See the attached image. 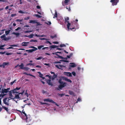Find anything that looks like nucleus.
Listing matches in <instances>:
<instances>
[{"label": "nucleus", "mask_w": 125, "mask_h": 125, "mask_svg": "<svg viewBox=\"0 0 125 125\" xmlns=\"http://www.w3.org/2000/svg\"><path fill=\"white\" fill-rule=\"evenodd\" d=\"M15 93H18V92L17 91V90L15 89H14L13 90H11L9 91V95L10 96L9 98H11L13 97V95H12V93L14 94Z\"/></svg>", "instance_id": "f257e3e1"}, {"label": "nucleus", "mask_w": 125, "mask_h": 125, "mask_svg": "<svg viewBox=\"0 0 125 125\" xmlns=\"http://www.w3.org/2000/svg\"><path fill=\"white\" fill-rule=\"evenodd\" d=\"M46 76L48 77L50 79H48L47 81V83L49 85L51 86H53V84L51 82V80L50 79H51V76H50L49 75H46Z\"/></svg>", "instance_id": "f03ea898"}, {"label": "nucleus", "mask_w": 125, "mask_h": 125, "mask_svg": "<svg viewBox=\"0 0 125 125\" xmlns=\"http://www.w3.org/2000/svg\"><path fill=\"white\" fill-rule=\"evenodd\" d=\"M55 66L58 69L62 70H63V69H62V67H66V66L65 65H62L61 64H59V65H55Z\"/></svg>", "instance_id": "7ed1b4c3"}, {"label": "nucleus", "mask_w": 125, "mask_h": 125, "mask_svg": "<svg viewBox=\"0 0 125 125\" xmlns=\"http://www.w3.org/2000/svg\"><path fill=\"white\" fill-rule=\"evenodd\" d=\"M67 84L66 83L64 82L63 83L61 84L58 86V87L60 90H62V88L65 86Z\"/></svg>", "instance_id": "20e7f679"}, {"label": "nucleus", "mask_w": 125, "mask_h": 125, "mask_svg": "<svg viewBox=\"0 0 125 125\" xmlns=\"http://www.w3.org/2000/svg\"><path fill=\"white\" fill-rule=\"evenodd\" d=\"M110 2L112 3L113 6L117 5L119 2V0H111Z\"/></svg>", "instance_id": "39448f33"}, {"label": "nucleus", "mask_w": 125, "mask_h": 125, "mask_svg": "<svg viewBox=\"0 0 125 125\" xmlns=\"http://www.w3.org/2000/svg\"><path fill=\"white\" fill-rule=\"evenodd\" d=\"M70 0H65L64 1H62V5L64 6L68 4V3L70 2Z\"/></svg>", "instance_id": "423d86ee"}, {"label": "nucleus", "mask_w": 125, "mask_h": 125, "mask_svg": "<svg viewBox=\"0 0 125 125\" xmlns=\"http://www.w3.org/2000/svg\"><path fill=\"white\" fill-rule=\"evenodd\" d=\"M64 74L68 76L72 77V75L71 73L69 72H64Z\"/></svg>", "instance_id": "0eeeda50"}, {"label": "nucleus", "mask_w": 125, "mask_h": 125, "mask_svg": "<svg viewBox=\"0 0 125 125\" xmlns=\"http://www.w3.org/2000/svg\"><path fill=\"white\" fill-rule=\"evenodd\" d=\"M7 98L6 97L4 98L3 100V103L5 104L8 106L9 105V103L8 102H6V101Z\"/></svg>", "instance_id": "6e6552de"}, {"label": "nucleus", "mask_w": 125, "mask_h": 125, "mask_svg": "<svg viewBox=\"0 0 125 125\" xmlns=\"http://www.w3.org/2000/svg\"><path fill=\"white\" fill-rule=\"evenodd\" d=\"M1 93L2 94H4L5 93H7L8 92V90H7V89H2L1 90Z\"/></svg>", "instance_id": "1a4fd4ad"}, {"label": "nucleus", "mask_w": 125, "mask_h": 125, "mask_svg": "<svg viewBox=\"0 0 125 125\" xmlns=\"http://www.w3.org/2000/svg\"><path fill=\"white\" fill-rule=\"evenodd\" d=\"M2 108L6 111L8 113H9V109L8 108L3 105H2Z\"/></svg>", "instance_id": "9d476101"}, {"label": "nucleus", "mask_w": 125, "mask_h": 125, "mask_svg": "<svg viewBox=\"0 0 125 125\" xmlns=\"http://www.w3.org/2000/svg\"><path fill=\"white\" fill-rule=\"evenodd\" d=\"M43 101L44 102H50L52 103V102H53V100H51L50 99L48 98L44 99L43 100Z\"/></svg>", "instance_id": "9b49d317"}, {"label": "nucleus", "mask_w": 125, "mask_h": 125, "mask_svg": "<svg viewBox=\"0 0 125 125\" xmlns=\"http://www.w3.org/2000/svg\"><path fill=\"white\" fill-rule=\"evenodd\" d=\"M63 80H64L65 81H66L68 82H69L70 83H72V81L71 80H70V79H68L66 77H63Z\"/></svg>", "instance_id": "f8f14e48"}, {"label": "nucleus", "mask_w": 125, "mask_h": 125, "mask_svg": "<svg viewBox=\"0 0 125 125\" xmlns=\"http://www.w3.org/2000/svg\"><path fill=\"white\" fill-rule=\"evenodd\" d=\"M11 99H14L15 98L17 99H19L20 98V97H19V94H15V97L14 98H11Z\"/></svg>", "instance_id": "ddd939ff"}, {"label": "nucleus", "mask_w": 125, "mask_h": 125, "mask_svg": "<svg viewBox=\"0 0 125 125\" xmlns=\"http://www.w3.org/2000/svg\"><path fill=\"white\" fill-rule=\"evenodd\" d=\"M22 112L24 114L26 117V119L25 120H27L28 119L27 115L25 113V112H24L23 109L22 110Z\"/></svg>", "instance_id": "4468645a"}, {"label": "nucleus", "mask_w": 125, "mask_h": 125, "mask_svg": "<svg viewBox=\"0 0 125 125\" xmlns=\"http://www.w3.org/2000/svg\"><path fill=\"white\" fill-rule=\"evenodd\" d=\"M58 46H57L55 45H52L50 46V48H51L50 50H51L52 49V48H54L56 47H58Z\"/></svg>", "instance_id": "2eb2a0df"}, {"label": "nucleus", "mask_w": 125, "mask_h": 125, "mask_svg": "<svg viewBox=\"0 0 125 125\" xmlns=\"http://www.w3.org/2000/svg\"><path fill=\"white\" fill-rule=\"evenodd\" d=\"M36 50H35V49H31L30 50H26V52H32L33 51H36Z\"/></svg>", "instance_id": "dca6fc26"}, {"label": "nucleus", "mask_w": 125, "mask_h": 125, "mask_svg": "<svg viewBox=\"0 0 125 125\" xmlns=\"http://www.w3.org/2000/svg\"><path fill=\"white\" fill-rule=\"evenodd\" d=\"M70 64H71V65H70V66L71 67H74L76 66V65L74 63H70Z\"/></svg>", "instance_id": "f3484780"}, {"label": "nucleus", "mask_w": 125, "mask_h": 125, "mask_svg": "<svg viewBox=\"0 0 125 125\" xmlns=\"http://www.w3.org/2000/svg\"><path fill=\"white\" fill-rule=\"evenodd\" d=\"M29 43V42H23L22 43V46H26L27 45V44H28Z\"/></svg>", "instance_id": "a211bd4d"}, {"label": "nucleus", "mask_w": 125, "mask_h": 125, "mask_svg": "<svg viewBox=\"0 0 125 125\" xmlns=\"http://www.w3.org/2000/svg\"><path fill=\"white\" fill-rule=\"evenodd\" d=\"M12 34H13L15 35L17 37H18L20 34L19 33H15L14 32H13Z\"/></svg>", "instance_id": "6ab92c4d"}, {"label": "nucleus", "mask_w": 125, "mask_h": 125, "mask_svg": "<svg viewBox=\"0 0 125 125\" xmlns=\"http://www.w3.org/2000/svg\"><path fill=\"white\" fill-rule=\"evenodd\" d=\"M19 67H20V69H23L24 66V65L23 63H21V64L19 65Z\"/></svg>", "instance_id": "aec40b11"}, {"label": "nucleus", "mask_w": 125, "mask_h": 125, "mask_svg": "<svg viewBox=\"0 0 125 125\" xmlns=\"http://www.w3.org/2000/svg\"><path fill=\"white\" fill-rule=\"evenodd\" d=\"M69 93L71 95H74V93L73 92L71 91H69Z\"/></svg>", "instance_id": "412c9836"}, {"label": "nucleus", "mask_w": 125, "mask_h": 125, "mask_svg": "<svg viewBox=\"0 0 125 125\" xmlns=\"http://www.w3.org/2000/svg\"><path fill=\"white\" fill-rule=\"evenodd\" d=\"M57 12L56 11L55 12V14L54 15V16L53 18H57Z\"/></svg>", "instance_id": "4be33fe9"}, {"label": "nucleus", "mask_w": 125, "mask_h": 125, "mask_svg": "<svg viewBox=\"0 0 125 125\" xmlns=\"http://www.w3.org/2000/svg\"><path fill=\"white\" fill-rule=\"evenodd\" d=\"M6 37L5 34H3L0 36V38L2 40H4V39H3L5 38Z\"/></svg>", "instance_id": "5701e85b"}, {"label": "nucleus", "mask_w": 125, "mask_h": 125, "mask_svg": "<svg viewBox=\"0 0 125 125\" xmlns=\"http://www.w3.org/2000/svg\"><path fill=\"white\" fill-rule=\"evenodd\" d=\"M57 53H61L62 52H57L55 53H52V54H55L56 55H59Z\"/></svg>", "instance_id": "b1692460"}, {"label": "nucleus", "mask_w": 125, "mask_h": 125, "mask_svg": "<svg viewBox=\"0 0 125 125\" xmlns=\"http://www.w3.org/2000/svg\"><path fill=\"white\" fill-rule=\"evenodd\" d=\"M65 95V94H59V93H58V95L60 96L61 97H62L64 96V95Z\"/></svg>", "instance_id": "393cba45"}, {"label": "nucleus", "mask_w": 125, "mask_h": 125, "mask_svg": "<svg viewBox=\"0 0 125 125\" xmlns=\"http://www.w3.org/2000/svg\"><path fill=\"white\" fill-rule=\"evenodd\" d=\"M57 77V75L55 74V73H54L53 76V77H52V79H53L54 78H56Z\"/></svg>", "instance_id": "a878e982"}, {"label": "nucleus", "mask_w": 125, "mask_h": 125, "mask_svg": "<svg viewBox=\"0 0 125 125\" xmlns=\"http://www.w3.org/2000/svg\"><path fill=\"white\" fill-rule=\"evenodd\" d=\"M68 23V24H67V28L68 29H69V27L71 25V23L69 22V21H68V22H67Z\"/></svg>", "instance_id": "bb28decb"}, {"label": "nucleus", "mask_w": 125, "mask_h": 125, "mask_svg": "<svg viewBox=\"0 0 125 125\" xmlns=\"http://www.w3.org/2000/svg\"><path fill=\"white\" fill-rule=\"evenodd\" d=\"M5 45V44H4L2 45H1L0 46V49L1 50L4 49V48H2L3 47H4Z\"/></svg>", "instance_id": "cd10ccee"}, {"label": "nucleus", "mask_w": 125, "mask_h": 125, "mask_svg": "<svg viewBox=\"0 0 125 125\" xmlns=\"http://www.w3.org/2000/svg\"><path fill=\"white\" fill-rule=\"evenodd\" d=\"M29 23H36V22L34 20H30V21Z\"/></svg>", "instance_id": "c85d7f7f"}, {"label": "nucleus", "mask_w": 125, "mask_h": 125, "mask_svg": "<svg viewBox=\"0 0 125 125\" xmlns=\"http://www.w3.org/2000/svg\"><path fill=\"white\" fill-rule=\"evenodd\" d=\"M65 22H68V21H69L68 20H69V18L68 17H67L65 19Z\"/></svg>", "instance_id": "c756f323"}, {"label": "nucleus", "mask_w": 125, "mask_h": 125, "mask_svg": "<svg viewBox=\"0 0 125 125\" xmlns=\"http://www.w3.org/2000/svg\"><path fill=\"white\" fill-rule=\"evenodd\" d=\"M59 83L61 84H62L63 83V82L62 81V80L61 79H60L58 81Z\"/></svg>", "instance_id": "7c9ffc66"}, {"label": "nucleus", "mask_w": 125, "mask_h": 125, "mask_svg": "<svg viewBox=\"0 0 125 125\" xmlns=\"http://www.w3.org/2000/svg\"><path fill=\"white\" fill-rule=\"evenodd\" d=\"M10 30L8 31H5V33L6 35H7L10 33Z\"/></svg>", "instance_id": "2f4dec72"}, {"label": "nucleus", "mask_w": 125, "mask_h": 125, "mask_svg": "<svg viewBox=\"0 0 125 125\" xmlns=\"http://www.w3.org/2000/svg\"><path fill=\"white\" fill-rule=\"evenodd\" d=\"M8 64V62H3V63L2 66H3V67H4V66L6 65H7Z\"/></svg>", "instance_id": "473e14b6"}, {"label": "nucleus", "mask_w": 125, "mask_h": 125, "mask_svg": "<svg viewBox=\"0 0 125 125\" xmlns=\"http://www.w3.org/2000/svg\"><path fill=\"white\" fill-rule=\"evenodd\" d=\"M48 22H45V23L46 24H47L48 25H50L51 24V23L50 21H48Z\"/></svg>", "instance_id": "72a5a7b5"}, {"label": "nucleus", "mask_w": 125, "mask_h": 125, "mask_svg": "<svg viewBox=\"0 0 125 125\" xmlns=\"http://www.w3.org/2000/svg\"><path fill=\"white\" fill-rule=\"evenodd\" d=\"M38 73L39 74V75L40 77L41 78L43 76V74H42L40 72H38Z\"/></svg>", "instance_id": "f704fd0d"}, {"label": "nucleus", "mask_w": 125, "mask_h": 125, "mask_svg": "<svg viewBox=\"0 0 125 125\" xmlns=\"http://www.w3.org/2000/svg\"><path fill=\"white\" fill-rule=\"evenodd\" d=\"M34 16H35L36 17L38 18H41V16L38 14H35L34 15Z\"/></svg>", "instance_id": "c9c22d12"}, {"label": "nucleus", "mask_w": 125, "mask_h": 125, "mask_svg": "<svg viewBox=\"0 0 125 125\" xmlns=\"http://www.w3.org/2000/svg\"><path fill=\"white\" fill-rule=\"evenodd\" d=\"M30 48H33V49H35V50H37V48L33 46H31L29 47Z\"/></svg>", "instance_id": "e433bc0d"}, {"label": "nucleus", "mask_w": 125, "mask_h": 125, "mask_svg": "<svg viewBox=\"0 0 125 125\" xmlns=\"http://www.w3.org/2000/svg\"><path fill=\"white\" fill-rule=\"evenodd\" d=\"M44 47V45H41L40 46H38V49H41L43 47Z\"/></svg>", "instance_id": "4c0bfd02"}, {"label": "nucleus", "mask_w": 125, "mask_h": 125, "mask_svg": "<svg viewBox=\"0 0 125 125\" xmlns=\"http://www.w3.org/2000/svg\"><path fill=\"white\" fill-rule=\"evenodd\" d=\"M5 30V29H3L1 30H0V31H2V32H0V35H1V34H3V33H4V31Z\"/></svg>", "instance_id": "58836bf2"}, {"label": "nucleus", "mask_w": 125, "mask_h": 125, "mask_svg": "<svg viewBox=\"0 0 125 125\" xmlns=\"http://www.w3.org/2000/svg\"><path fill=\"white\" fill-rule=\"evenodd\" d=\"M10 38L9 37H7L6 38V37L5 38H4V39H4V40L5 41H8L9 40H10Z\"/></svg>", "instance_id": "ea45409f"}, {"label": "nucleus", "mask_w": 125, "mask_h": 125, "mask_svg": "<svg viewBox=\"0 0 125 125\" xmlns=\"http://www.w3.org/2000/svg\"><path fill=\"white\" fill-rule=\"evenodd\" d=\"M37 42V40L31 39L30 40V42Z\"/></svg>", "instance_id": "a19ab883"}, {"label": "nucleus", "mask_w": 125, "mask_h": 125, "mask_svg": "<svg viewBox=\"0 0 125 125\" xmlns=\"http://www.w3.org/2000/svg\"><path fill=\"white\" fill-rule=\"evenodd\" d=\"M33 36V34H31L29 35V37L31 38H32Z\"/></svg>", "instance_id": "79ce46f5"}, {"label": "nucleus", "mask_w": 125, "mask_h": 125, "mask_svg": "<svg viewBox=\"0 0 125 125\" xmlns=\"http://www.w3.org/2000/svg\"><path fill=\"white\" fill-rule=\"evenodd\" d=\"M19 12L21 13L24 14L25 13V12L21 10H20L19 11Z\"/></svg>", "instance_id": "37998d69"}, {"label": "nucleus", "mask_w": 125, "mask_h": 125, "mask_svg": "<svg viewBox=\"0 0 125 125\" xmlns=\"http://www.w3.org/2000/svg\"><path fill=\"white\" fill-rule=\"evenodd\" d=\"M57 56H58L57 58H59L62 59H63V57L60 56L59 55H58Z\"/></svg>", "instance_id": "c03bdc74"}, {"label": "nucleus", "mask_w": 125, "mask_h": 125, "mask_svg": "<svg viewBox=\"0 0 125 125\" xmlns=\"http://www.w3.org/2000/svg\"><path fill=\"white\" fill-rule=\"evenodd\" d=\"M34 63H28L27 64V65H30L31 66L33 65V66H34Z\"/></svg>", "instance_id": "a18cd8bd"}, {"label": "nucleus", "mask_w": 125, "mask_h": 125, "mask_svg": "<svg viewBox=\"0 0 125 125\" xmlns=\"http://www.w3.org/2000/svg\"><path fill=\"white\" fill-rule=\"evenodd\" d=\"M60 46L61 47H65L66 45L64 44H61L60 45Z\"/></svg>", "instance_id": "49530a36"}, {"label": "nucleus", "mask_w": 125, "mask_h": 125, "mask_svg": "<svg viewBox=\"0 0 125 125\" xmlns=\"http://www.w3.org/2000/svg\"><path fill=\"white\" fill-rule=\"evenodd\" d=\"M56 37V35H54V36L51 35L50 36V37L52 39Z\"/></svg>", "instance_id": "de8ad7c7"}, {"label": "nucleus", "mask_w": 125, "mask_h": 125, "mask_svg": "<svg viewBox=\"0 0 125 125\" xmlns=\"http://www.w3.org/2000/svg\"><path fill=\"white\" fill-rule=\"evenodd\" d=\"M66 9L68 10L69 11H70L71 10L70 8V7H68L67 6L66 7Z\"/></svg>", "instance_id": "09e8293b"}, {"label": "nucleus", "mask_w": 125, "mask_h": 125, "mask_svg": "<svg viewBox=\"0 0 125 125\" xmlns=\"http://www.w3.org/2000/svg\"><path fill=\"white\" fill-rule=\"evenodd\" d=\"M29 69L28 67H25L23 68V70H27Z\"/></svg>", "instance_id": "8fccbe9b"}, {"label": "nucleus", "mask_w": 125, "mask_h": 125, "mask_svg": "<svg viewBox=\"0 0 125 125\" xmlns=\"http://www.w3.org/2000/svg\"><path fill=\"white\" fill-rule=\"evenodd\" d=\"M40 104H48L47 103H43L42 102H40Z\"/></svg>", "instance_id": "3c124183"}, {"label": "nucleus", "mask_w": 125, "mask_h": 125, "mask_svg": "<svg viewBox=\"0 0 125 125\" xmlns=\"http://www.w3.org/2000/svg\"><path fill=\"white\" fill-rule=\"evenodd\" d=\"M42 56L39 57H38V58L36 59L37 60H40L42 59Z\"/></svg>", "instance_id": "603ef678"}, {"label": "nucleus", "mask_w": 125, "mask_h": 125, "mask_svg": "<svg viewBox=\"0 0 125 125\" xmlns=\"http://www.w3.org/2000/svg\"><path fill=\"white\" fill-rule=\"evenodd\" d=\"M24 91H25L24 90H23L22 92L20 93H19L18 92V94H19V95H20V94L23 95L24 93Z\"/></svg>", "instance_id": "864d4df0"}, {"label": "nucleus", "mask_w": 125, "mask_h": 125, "mask_svg": "<svg viewBox=\"0 0 125 125\" xmlns=\"http://www.w3.org/2000/svg\"><path fill=\"white\" fill-rule=\"evenodd\" d=\"M60 61H63L64 62H69V61H68L65 60H60Z\"/></svg>", "instance_id": "5fc2aeb1"}, {"label": "nucleus", "mask_w": 125, "mask_h": 125, "mask_svg": "<svg viewBox=\"0 0 125 125\" xmlns=\"http://www.w3.org/2000/svg\"><path fill=\"white\" fill-rule=\"evenodd\" d=\"M16 81V80H15L14 81H12V82H11L10 83V84L11 85H12L14 83V82H15V81Z\"/></svg>", "instance_id": "6e6d98bb"}, {"label": "nucleus", "mask_w": 125, "mask_h": 125, "mask_svg": "<svg viewBox=\"0 0 125 125\" xmlns=\"http://www.w3.org/2000/svg\"><path fill=\"white\" fill-rule=\"evenodd\" d=\"M31 31H24V33H29L30 32H31Z\"/></svg>", "instance_id": "4d7b16f0"}, {"label": "nucleus", "mask_w": 125, "mask_h": 125, "mask_svg": "<svg viewBox=\"0 0 125 125\" xmlns=\"http://www.w3.org/2000/svg\"><path fill=\"white\" fill-rule=\"evenodd\" d=\"M81 99L80 98H78L77 99V101L76 102V103L77 102V101L80 102L81 101Z\"/></svg>", "instance_id": "13d9d810"}, {"label": "nucleus", "mask_w": 125, "mask_h": 125, "mask_svg": "<svg viewBox=\"0 0 125 125\" xmlns=\"http://www.w3.org/2000/svg\"><path fill=\"white\" fill-rule=\"evenodd\" d=\"M22 21V20L19 19H17L16 20V21H19V22H21Z\"/></svg>", "instance_id": "bf43d9fd"}, {"label": "nucleus", "mask_w": 125, "mask_h": 125, "mask_svg": "<svg viewBox=\"0 0 125 125\" xmlns=\"http://www.w3.org/2000/svg\"><path fill=\"white\" fill-rule=\"evenodd\" d=\"M45 43H49L50 45H51L52 44V43L51 42L49 41H46V42H45Z\"/></svg>", "instance_id": "052dcab7"}, {"label": "nucleus", "mask_w": 125, "mask_h": 125, "mask_svg": "<svg viewBox=\"0 0 125 125\" xmlns=\"http://www.w3.org/2000/svg\"><path fill=\"white\" fill-rule=\"evenodd\" d=\"M52 103L56 105H57V106H58V105L57 104V103H56V102H54L53 101V102H52Z\"/></svg>", "instance_id": "680f3d73"}, {"label": "nucleus", "mask_w": 125, "mask_h": 125, "mask_svg": "<svg viewBox=\"0 0 125 125\" xmlns=\"http://www.w3.org/2000/svg\"><path fill=\"white\" fill-rule=\"evenodd\" d=\"M21 28L20 27H18L17 28L15 29L16 31H17L21 29Z\"/></svg>", "instance_id": "e2e57ef3"}, {"label": "nucleus", "mask_w": 125, "mask_h": 125, "mask_svg": "<svg viewBox=\"0 0 125 125\" xmlns=\"http://www.w3.org/2000/svg\"><path fill=\"white\" fill-rule=\"evenodd\" d=\"M6 52H0V54H5Z\"/></svg>", "instance_id": "0e129e2a"}, {"label": "nucleus", "mask_w": 125, "mask_h": 125, "mask_svg": "<svg viewBox=\"0 0 125 125\" xmlns=\"http://www.w3.org/2000/svg\"><path fill=\"white\" fill-rule=\"evenodd\" d=\"M16 14H12L11 15V17H13L14 16H16Z\"/></svg>", "instance_id": "69168bd1"}, {"label": "nucleus", "mask_w": 125, "mask_h": 125, "mask_svg": "<svg viewBox=\"0 0 125 125\" xmlns=\"http://www.w3.org/2000/svg\"><path fill=\"white\" fill-rule=\"evenodd\" d=\"M72 73L73 74V75L74 76H75L76 75V73L75 72H72Z\"/></svg>", "instance_id": "338daca9"}, {"label": "nucleus", "mask_w": 125, "mask_h": 125, "mask_svg": "<svg viewBox=\"0 0 125 125\" xmlns=\"http://www.w3.org/2000/svg\"><path fill=\"white\" fill-rule=\"evenodd\" d=\"M30 18V17L28 16L26 17L24 19L25 20H27L29 19Z\"/></svg>", "instance_id": "774afa93"}]
</instances>
